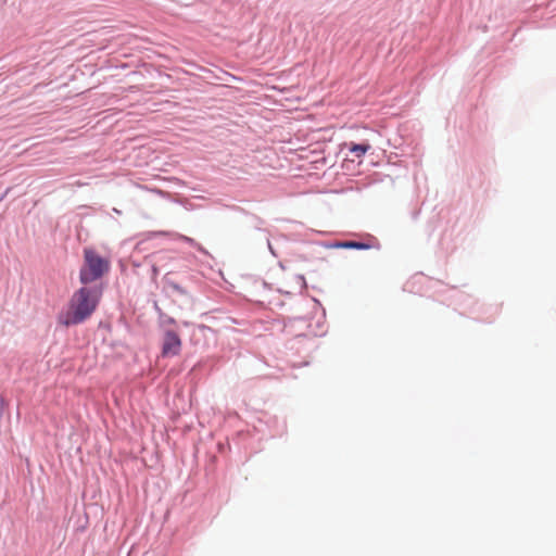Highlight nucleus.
<instances>
[{
	"label": "nucleus",
	"mask_w": 556,
	"mask_h": 556,
	"mask_svg": "<svg viewBox=\"0 0 556 556\" xmlns=\"http://www.w3.org/2000/svg\"><path fill=\"white\" fill-rule=\"evenodd\" d=\"M181 340L175 331H166L163 338L162 355L175 356L180 352Z\"/></svg>",
	"instance_id": "3"
},
{
	"label": "nucleus",
	"mask_w": 556,
	"mask_h": 556,
	"mask_svg": "<svg viewBox=\"0 0 556 556\" xmlns=\"http://www.w3.org/2000/svg\"><path fill=\"white\" fill-rule=\"evenodd\" d=\"M101 294V290L97 288L81 287L75 291L67 309L59 314V324L68 327L84 323L96 311Z\"/></svg>",
	"instance_id": "1"
},
{
	"label": "nucleus",
	"mask_w": 556,
	"mask_h": 556,
	"mask_svg": "<svg viewBox=\"0 0 556 556\" xmlns=\"http://www.w3.org/2000/svg\"><path fill=\"white\" fill-rule=\"evenodd\" d=\"M110 269V260L101 256L94 249L84 250V264L79 271L80 282L88 285L102 278Z\"/></svg>",
	"instance_id": "2"
},
{
	"label": "nucleus",
	"mask_w": 556,
	"mask_h": 556,
	"mask_svg": "<svg viewBox=\"0 0 556 556\" xmlns=\"http://www.w3.org/2000/svg\"><path fill=\"white\" fill-rule=\"evenodd\" d=\"M370 148L371 147L369 143H353L352 142L350 144L349 149L352 153L355 154L356 157L359 159V157L364 156Z\"/></svg>",
	"instance_id": "5"
},
{
	"label": "nucleus",
	"mask_w": 556,
	"mask_h": 556,
	"mask_svg": "<svg viewBox=\"0 0 556 556\" xmlns=\"http://www.w3.org/2000/svg\"><path fill=\"white\" fill-rule=\"evenodd\" d=\"M336 248L340 249H356V250H368L369 244L357 242V241H342L334 244Z\"/></svg>",
	"instance_id": "4"
}]
</instances>
